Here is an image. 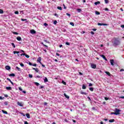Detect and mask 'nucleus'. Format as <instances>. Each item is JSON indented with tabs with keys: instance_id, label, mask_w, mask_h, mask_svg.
Returning <instances> with one entry per match:
<instances>
[{
	"instance_id": "20e7f679",
	"label": "nucleus",
	"mask_w": 124,
	"mask_h": 124,
	"mask_svg": "<svg viewBox=\"0 0 124 124\" xmlns=\"http://www.w3.org/2000/svg\"><path fill=\"white\" fill-rule=\"evenodd\" d=\"M91 67L92 68H93L94 69H95L96 68V65L95 64H92Z\"/></svg>"
},
{
	"instance_id": "f03ea898",
	"label": "nucleus",
	"mask_w": 124,
	"mask_h": 124,
	"mask_svg": "<svg viewBox=\"0 0 124 124\" xmlns=\"http://www.w3.org/2000/svg\"><path fill=\"white\" fill-rule=\"evenodd\" d=\"M122 111L121 109H119L118 108H115V114L116 115H120V112Z\"/></svg>"
},
{
	"instance_id": "f8f14e48",
	"label": "nucleus",
	"mask_w": 124,
	"mask_h": 124,
	"mask_svg": "<svg viewBox=\"0 0 124 124\" xmlns=\"http://www.w3.org/2000/svg\"><path fill=\"white\" fill-rule=\"evenodd\" d=\"M110 64H111V65H114V60H113V59L110 60Z\"/></svg>"
},
{
	"instance_id": "9d476101",
	"label": "nucleus",
	"mask_w": 124,
	"mask_h": 124,
	"mask_svg": "<svg viewBox=\"0 0 124 124\" xmlns=\"http://www.w3.org/2000/svg\"><path fill=\"white\" fill-rule=\"evenodd\" d=\"M17 105L20 106V107H23L24 106V105H23L22 104H21V103L19 102H17Z\"/></svg>"
},
{
	"instance_id": "423d86ee",
	"label": "nucleus",
	"mask_w": 124,
	"mask_h": 124,
	"mask_svg": "<svg viewBox=\"0 0 124 124\" xmlns=\"http://www.w3.org/2000/svg\"><path fill=\"white\" fill-rule=\"evenodd\" d=\"M37 62H39V63H40V64H42L41 57L38 58Z\"/></svg>"
},
{
	"instance_id": "338daca9",
	"label": "nucleus",
	"mask_w": 124,
	"mask_h": 124,
	"mask_svg": "<svg viewBox=\"0 0 124 124\" xmlns=\"http://www.w3.org/2000/svg\"><path fill=\"white\" fill-rule=\"evenodd\" d=\"M29 65H32V64L31 62H29Z\"/></svg>"
},
{
	"instance_id": "774afa93",
	"label": "nucleus",
	"mask_w": 124,
	"mask_h": 124,
	"mask_svg": "<svg viewBox=\"0 0 124 124\" xmlns=\"http://www.w3.org/2000/svg\"><path fill=\"white\" fill-rule=\"evenodd\" d=\"M122 71H124V69H121L120 70V72H122Z\"/></svg>"
},
{
	"instance_id": "bb28decb",
	"label": "nucleus",
	"mask_w": 124,
	"mask_h": 124,
	"mask_svg": "<svg viewBox=\"0 0 124 124\" xmlns=\"http://www.w3.org/2000/svg\"><path fill=\"white\" fill-rule=\"evenodd\" d=\"M77 11H78V12L80 13L82 11V9H79V8L77 9Z\"/></svg>"
},
{
	"instance_id": "9b49d317",
	"label": "nucleus",
	"mask_w": 124,
	"mask_h": 124,
	"mask_svg": "<svg viewBox=\"0 0 124 124\" xmlns=\"http://www.w3.org/2000/svg\"><path fill=\"white\" fill-rule=\"evenodd\" d=\"M6 90L7 91H11V90H12V88L11 87H6Z\"/></svg>"
},
{
	"instance_id": "e433bc0d",
	"label": "nucleus",
	"mask_w": 124,
	"mask_h": 124,
	"mask_svg": "<svg viewBox=\"0 0 124 124\" xmlns=\"http://www.w3.org/2000/svg\"><path fill=\"white\" fill-rule=\"evenodd\" d=\"M19 53H20V52L19 51H14V54H19Z\"/></svg>"
},
{
	"instance_id": "6ab92c4d",
	"label": "nucleus",
	"mask_w": 124,
	"mask_h": 124,
	"mask_svg": "<svg viewBox=\"0 0 124 124\" xmlns=\"http://www.w3.org/2000/svg\"><path fill=\"white\" fill-rule=\"evenodd\" d=\"M64 96L65 97H66V98H67V99H69V96L66 95V93H64Z\"/></svg>"
},
{
	"instance_id": "4468645a",
	"label": "nucleus",
	"mask_w": 124,
	"mask_h": 124,
	"mask_svg": "<svg viewBox=\"0 0 124 124\" xmlns=\"http://www.w3.org/2000/svg\"><path fill=\"white\" fill-rule=\"evenodd\" d=\"M82 88V90H86V89H87V86H86L85 84H83Z\"/></svg>"
},
{
	"instance_id": "c03bdc74",
	"label": "nucleus",
	"mask_w": 124,
	"mask_h": 124,
	"mask_svg": "<svg viewBox=\"0 0 124 124\" xmlns=\"http://www.w3.org/2000/svg\"><path fill=\"white\" fill-rule=\"evenodd\" d=\"M21 20L22 21V22H24V21H27V19L21 18Z\"/></svg>"
},
{
	"instance_id": "864d4df0",
	"label": "nucleus",
	"mask_w": 124,
	"mask_h": 124,
	"mask_svg": "<svg viewBox=\"0 0 124 124\" xmlns=\"http://www.w3.org/2000/svg\"><path fill=\"white\" fill-rule=\"evenodd\" d=\"M54 16H56V17H59V15H58V14H55Z\"/></svg>"
},
{
	"instance_id": "4be33fe9",
	"label": "nucleus",
	"mask_w": 124,
	"mask_h": 124,
	"mask_svg": "<svg viewBox=\"0 0 124 124\" xmlns=\"http://www.w3.org/2000/svg\"><path fill=\"white\" fill-rule=\"evenodd\" d=\"M109 123H114L115 122V119H110L108 121Z\"/></svg>"
},
{
	"instance_id": "a19ab883",
	"label": "nucleus",
	"mask_w": 124,
	"mask_h": 124,
	"mask_svg": "<svg viewBox=\"0 0 124 124\" xmlns=\"http://www.w3.org/2000/svg\"><path fill=\"white\" fill-rule=\"evenodd\" d=\"M29 77L30 78H32V75L29 74Z\"/></svg>"
},
{
	"instance_id": "aec40b11",
	"label": "nucleus",
	"mask_w": 124,
	"mask_h": 124,
	"mask_svg": "<svg viewBox=\"0 0 124 124\" xmlns=\"http://www.w3.org/2000/svg\"><path fill=\"white\" fill-rule=\"evenodd\" d=\"M9 76H10V77H15V74H11L10 75H9Z\"/></svg>"
},
{
	"instance_id": "052dcab7",
	"label": "nucleus",
	"mask_w": 124,
	"mask_h": 124,
	"mask_svg": "<svg viewBox=\"0 0 124 124\" xmlns=\"http://www.w3.org/2000/svg\"><path fill=\"white\" fill-rule=\"evenodd\" d=\"M21 92H22V93H27V92H26L25 91H23L22 90V91H21Z\"/></svg>"
},
{
	"instance_id": "603ef678",
	"label": "nucleus",
	"mask_w": 124,
	"mask_h": 124,
	"mask_svg": "<svg viewBox=\"0 0 124 124\" xmlns=\"http://www.w3.org/2000/svg\"><path fill=\"white\" fill-rule=\"evenodd\" d=\"M89 87H93V84L92 83H89Z\"/></svg>"
},
{
	"instance_id": "7c9ffc66",
	"label": "nucleus",
	"mask_w": 124,
	"mask_h": 124,
	"mask_svg": "<svg viewBox=\"0 0 124 124\" xmlns=\"http://www.w3.org/2000/svg\"><path fill=\"white\" fill-rule=\"evenodd\" d=\"M16 69H17L18 71H21V69L18 67L16 66Z\"/></svg>"
},
{
	"instance_id": "7ed1b4c3",
	"label": "nucleus",
	"mask_w": 124,
	"mask_h": 124,
	"mask_svg": "<svg viewBox=\"0 0 124 124\" xmlns=\"http://www.w3.org/2000/svg\"><path fill=\"white\" fill-rule=\"evenodd\" d=\"M98 26H108L109 24H107L106 23H97Z\"/></svg>"
},
{
	"instance_id": "a878e982",
	"label": "nucleus",
	"mask_w": 124,
	"mask_h": 124,
	"mask_svg": "<svg viewBox=\"0 0 124 124\" xmlns=\"http://www.w3.org/2000/svg\"><path fill=\"white\" fill-rule=\"evenodd\" d=\"M89 90H90V91H91V92H93V87H90V88H89Z\"/></svg>"
},
{
	"instance_id": "72a5a7b5",
	"label": "nucleus",
	"mask_w": 124,
	"mask_h": 124,
	"mask_svg": "<svg viewBox=\"0 0 124 124\" xmlns=\"http://www.w3.org/2000/svg\"><path fill=\"white\" fill-rule=\"evenodd\" d=\"M57 9H58L59 10H62V7L58 6L57 7Z\"/></svg>"
},
{
	"instance_id": "6e6d98bb",
	"label": "nucleus",
	"mask_w": 124,
	"mask_h": 124,
	"mask_svg": "<svg viewBox=\"0 0 124 124\" xmlns=\"http://www.w3.org/2000/svg\"><path fill=\"white\" fill-rule=\"evenodd\" d=\"M87 98H88V99L90 100V101H92V99H91V97L88 96V97H87Z\"/></svg>"
},
{
	"instance_id": "0eeeda50",
	"label": "nucleus",
	"mask_w": 124,
	"mask_h": 124,
	"mask_svg": "<svg viewBox=\"0 0 124 124\" xmlns=\"http://www.w3.org/2000/svg\"><path fill=\"white\" fill-rule=\"evenodd\" d=\"M31 33L32 34H35V33H36V31L34 30H31L30 31Z\"/></svg>"
},
{
	"instance_id": "79ce46f5",
	"label": "nucleus",
	"mask_w": 124,
	"mask_h": 124,
	"mask_svg": "<svg viewBox=\"0 0 124 124\" xmlns=\"http://www.w3.org/2000/svg\"><path fill=\"white\" fill-rule=\"evenodd\" d=\"M25 57L27 59H29V58H30V56H29L28 54L25 55Z\"/></svg>"
},
{
	"instance_id": "0e129e2a",
	"label": "nucleus",
	"mask_w": 124,
	"mask_h": 124,
	"mask_svg": "<svg viewBox=\"0 0 124 124\" xmlns=\"http://www.w3.org/2000/svg\"><path fill=\"white\" fill-rule=\"evenodd\" d=\"M91 34H94V32L92 31L91 32Z\"/></svg>"
},
{
	"instance_id": "f3484780",
	"label": "nucleus",
	"mask_w": 124,
	"mask_h": 124,
	"mask_svg": "<svg viewBox=\"0 0 124 124\" xmlns=\"http://www.w3.org/2000/svg\"><path fill=\"white\" fill-rule=\"evenodd\" d=\"M32 69L33 70H35V71H36V72H38V71H39V70H38V68H32Z\"/></svg>"
},
{
	"instance_id": "1a4fd4ad",
	"label": "nucleus",
	"mask_w": 124,
	"mask_h": 124,
	"mask_svg": "<svg viewBox=\"0 0 124 124\" xmlns=\"http://www.w3.org/2000/svg\"><path fill=\"white\" fill-rule=\"evenodd\" d=\"M105 73H106V74H107V75H108V76H109L110 77H111V76H112V75H111V74H110V72H109L105 71Z\"/></svg>"
},
{
	"instance_id": "8fccbe9b",
	"label": "nucleus",
	"mask_w": 124,
	"mask_h": 124,
	"mask_svg": "<svg viewBox=\"0 0 124 124\" xmlns=\"http://www.w3.org/2000/svg\"><path fill=\"white\" fill-rule=\"evenodd\" d=\"M20 14H21V15H22V14H24V12H23V11H21L20 12Z\"/></svg>"
},
{
	"instance_id": "473e14b6",
	"label": "nucleus",
	"mask_w": 124,
	"mask_h": 124,
	"mask_svg": "<svg viewBox=\"0 0 124 124\" xmlns=\"http://www.w3.org/2000/svg\"><path fill=\"white\" fill-rule=\"evenodd\" d=\"M34 83L35 84V85H36V86H39V83L38 82H34Z\"/></svg>"
},
{
	"instance_id": "dca6fc26",
	"label": "nucleus",
	"mask_w": 124,
	"mask_h": 124,
	"mask_svg": "<svg viewBox=\"0 0 124 124\" xmlns=\"http://www.w3.org/2000/svg\"><path fill=\"white\" fill-rule=\"evenodd\" d=\"M7 80L8 81H9V82H10V83L12 84V85H13V86L14 85V83H13V82H12V81H11V80L10 78H7Z\"/></svg>"
},
{
	"instance_id": "2f4dec72",
	"label": "nucleus",
	"mask_w": 124,
	"mask_h": 124,
	"mask_svg": "<svg viewBox=\"0 0 124 124\" xmlns=\"http://www.w3.org/2000/svg\"><path fill=\"white\" fill-rule=\"evenodd\" d=\"M20 66H21V67H24V66H25V65H24V64H23V63H20Z\"/></svg>"
},
{
	"instance_id": "f704fd0d",
	"label": "nucleus",
	"mask_w": 124,
	"mask_h": 124,
	"mask_svg": "<svg viewBox=\"0 0 124 124\" xmlns=\"http://www.w3.org/2000/svg\"><path fill=\"white\" fill-rule=\"evenodd\" d=\"M11 45L13 46V47L14 48H15V47H16V46H15V44H14V43H11Z\"/></svg>"
},
{
	"instance_id": "6e6552de",
	"label": "nucleus",
	"mask_w": 124,
	"mask_h": 124,
	"mask_svg": "<svg viewBox=\"0 0 124 124\" xmlns=\"http://www.w3.org/2000/svg\"><path fill=\"white\" fill-rule=\"evenodd\" d=\"M5 68L6 70H10V69H11V67L9 65L6 66Z\"/></svg>"
},
{
	"instance_id": "2eb2a0df",
	"label": "nucleus",
	"mask_w": 124,
	"mask_h": 124,
	"mask_svg": "<svg viewBox=\"0 0 124 124\" xmlns=\"http://www.w3.org/2000/svg\"><path fill=\"white\" fill-rule=\"evenodd\" d=\"M26 116L27 119H30L31 118V115H30V113H26Z\"/></svg>"
},
{
	"instance_id": "4c0bfd02",
	"label": "nucleus",
	"mask_w": 124,
	"mask_h": 124,
	"mask_svg": "<svg viewBox=\"0 0 124 124\" xmlns=\"http://www.w3.org/2000/svg\"><path fill=\"white\" fill-rule=\"evenodd\" d=\"M57 23H58V21H57V20H55V21L53 22L54 25H57Z\"/></svg>"
},
{
	"instance_id": "4d7b16f0",
	"label": "nucleus",
	"mask_w": 124,
	"mask_h": 124,
	"mask_svg": "<svg viewBox=\"0 0 124 124\" xmlns=\"http://www.w3.org/2000/svg\"><path fill=\"white\" fill-rule=\"evenodd\" d=\"M105 100H108L109 99V98L105 97Z\"/></svg>"
},
{
	"instance_id": "680f3d73",
	"label": "nucleus",
	"mask_w": 124,
	"mask_h": 124,
	"mask_svg": "<svg viewBox=\"0 0 124 124\" xmlns=\"http://www.w3.org/2000/svg\"><path fill=\"white\" fill-rule=\"evenodd\" d=\"M121 28H122V29H124V25H121Z\"/></svg>"
},
{
	"instance_id": "393cba45",
	"label": "nucleus",
	"mask_w": 124,
	"mask_h": 124,
	"mask_svg": "<svg viewBox=\"0 0 124 124\" xmlns=\"http://www.w3.org/2000/svg\"><path fill=\"white\" fill-rule=\"evenodd\" d=\"M2 112L3 114H7V111H6L4 110H2Z\"/></svg>"
},
{
	"instance_id": "e2e57ef3",
	"label": "nucleus",
	"mask_w": 124,
	"mask_h": 124,
	"mask_svg": "<svg viewBox=\"0 0 124 124\" xmlns=\"http://www.w3.org/2000/svg\"><path fill=\"white\" fill-rule=\"evenodd\" d=\"M24 124H29V123L27 121H24Z\"/></svg>"
},
{
	"instance_id": "412c9836",
	"label": "nucleus",
	"mask_w": 124,
	"mask_h": 124,
	"mask_svg": "<svg viewBox=\"0 0 124 124\" xmlns=\"http://www.w3.org/2000/svg\"><path fill=\"white\" fill-rule=\"evenodd\" d=\"M100 3V1H97V2H95L94 3V4H95V5H97V4H99Z\"/></svg>"
},
{
	"instance_id": "c85d7f7f",
	"label": "nucleus",
	"mask_w": 124,
	"mask_h": 124,
	"mask_svg": "<svg viewBox=\"0 0 124 124\" xmlns=\"http://www.w3.org/2000/svg\"><path fill=\"white\" fill-rule=\"evenodd\" d=\"M62 84H63V85H66V82H65L64 80H62Z\"/></svg>"
},
{
	"instance_id": "49530a36",
	"label": "nucleus",
	"mask_w": 124,
	"mask_h": 124,
	"mask_svg": "<svg viewBox=\"0 0 124 124\" xmlns=\"http://www.w3.org/2000/svg\"><path fill=\"white\" fill-rule=\"evenodd\" d=\"M13 33L14 34H16V35H17V34H19V33H17V32H14Z\"/></svg>"
},
{
	"instance_id": "09e8293b",
	"label": "nucleus",
	"mask_w": 124,
	"mask_h": 124,
	"mask_svg": "<svg viewBox=\"0 0 124 124\" xmlns=\"http://www.w3.org/2000/svg\"><path fill=\"white\" fill-rule=\"evenodd\" d=\"M15 14H19V12L17 11L15 12Z\"/></svg>"
},
{
	"instance_id": "a211bd4d",
	"label": "nucleus",
	"mask_w": 124,
	"mask_h": 124,
	"mask_svg": "<svg viewBox=\"0 0 124 124\" xmlns=\"http://www.w3.org/2000/svg\"><path fill=\"white\" fill-rule=\"evenodd\" d=\"M44 81V83H47V82H48V78H47L46 77H45Z\"/></svg>"
},
{
	"instance_id": "ea45409f",
	"label": "nucleus",
	"mask_w": 124,
	"mask_h": 124,
	"mask_svg": "<svg viewBox=\"0 0 124 124\" xmlns=\"http://www.w3.org/2000/svg\"><path fill=\"white\" fill-rule=\"evenodd\" d=\"M65 44H66V45H68V46L70 45V43H68V42H66L65 43Z\"/></svg>"
},
{
	"instance_id": "69168bd1",
	"label": "nucleus",
	"mask_w": 124,
	"mask_h": 124,
	"mask_svg": "<svg viewBox=\"0 0 124 124\" xmlns=\"http://www.w3.org/2000/svg\"><path fill=\"white\" fill-rule=\"evenodd\" d=\"M36 65H37L36 64H32V66H36Z\"/></svg>"
},
{
	"instance_id": "37998d69",
	"label": "nucleus",
	"mask_w": 124,
	"mask_h": 124,
	"mask_svg": "<svg viewBox=\"0 0 124 124\" xmlns=\"http://www.w3.org/2000/svg\"><path fill=\"white\" fill-rule=\"evenodd\" d=\"M18 90L21 92H23V89L21 87H19Z\"/></svg>"
},
{
	"instance_id": "b1692460",
	"label": "nucleus",
	"mask_w": 124,
	"mask_h": 124,
	"mask_svg": "<svg viewBox=\"0 0 124 124\" xmlns=\"http://www.w3.org/2000/svg\"><path fill=\"white\" fill-rule=\"evenodd\" d=\"M81 94H85V95H87V93L86 92H80Z\"/></svg>"
},
{
	"instance_id": "58836bf2",
	"label": "nucleus",
	"mask_w": 124,
	"mask_h": 124,
	"mask_svg": "<svg viewBox=\"0 0 124 124\" xmlns=\"http://www.w3.org/2000/svg\"><path fill=\"white\" fill-rule=\"evenodd\" d=\"M70 25H71L73 27H74V23L73 22H70Z\"/></svg>"
},
{
	"instance_id": "c756f323",
	"label": "nucleus",
	"mask_w": 124,
	"mask_h": 124,
	"mask_svg": "<svg viewBox=\"0 0 124 124\" xmlns=\"http://www.w3.org/2000/svg\"><path fill=\"white\" fill-rule=\"evenodd\" d=\"M4 105H6V106H7L8 105V102H4Z\"/></svg>"
},
{
	"instance_id": "de8ad7c7",
	"label": "nucleus",
	"mask_w": 124,
	"mask_h": 124,
	"mask_svg": "<svg viewBox=\"0 0 124 124\" xmlns=\"http://www.w3.org/2000/svg\"><path fill=\"white\" fill-rule=\"evenodd\" d=\"M66 15H67V16H69V17H70V14L69 13H66Z\"/></svg>"
},
{
	"instance_id": "5fc2aeb1",
	"label": "nucleus",
	"mask_w": 124,
	"mask_h": 124,
	"mask_svg": "<svg viewBox=\"0 0 124 124\" xmlns=\"http://www.w3.org/2000/svg\"><path fill=\"white\" fill-rule=\"evenodd\" d=\"M41 77L39 76H37L35 77V78H41Z\"/></svg>"
},
{
	"instance_id": "39448f33",
	"label": "nucleus",
	"mask_w": 124,
	"mask_h": 124,
	"mask_svg": "<svg viewBox=\"0 0 124 124\" xmlns=\"http://www.w3.org/2000/svg\"><path fill=\"white\" fill-rule=\"evenodd\" d=\"M100 56L101 57V58H103V59H104V60H106V62H107V61H108V60H107V59L106 58L105 56H104V55H100Z\"/></svg>"
},
{
	"instance_id": "5701e85b",
	"label": "nucleus",
	"mask_w": 124,
	"mask_h": 124,
	"mask_svg": "<svg viewBox=\"0 0 124 124\" xmlns=\"http://www.w3.org/2000/svg\"><path fill=\"white\" fill-rule=\"evenodd\" d=\"M95 14H96V15H100V13L98 12L97 11H96L95 12Z\"/></svg>"
},
{
	"instance_id": "ddd939ff",
	"label": "nucleus",
	"mask_w": 124,
	"mask_h": 124,
	"mask_svg": "<svg viewBox=\"0 0 124 124\" xmlns=\"http://www.w3.org/2000/svg\"><path fill=\"white\" fill-rule=\"evenodd\" d=\"M16 39L18 40V41H21V40H22V38L20 36H17L16 37Z\"/></svg>"
},
{
	"instance_id": "3c124183",
	"label": "nucleus",
	"mask_w": 124,
	"mask_h": 124,
	"mask_svg": "<svg viewBox=\"0 0 124 124\" xmlns=\"http://www.w3.org/2000/svg\"><path fill=\"white\" fill-rule=\"evenodd\" d=\"M105 10L106 11H109V9H108V8H106L105 9Z\"/></svg>"
},
{
	"instance_id": "bf43d9fd",
	"label": "nucleus",
	"mask_w": 124,
	"mask_h": 124,
	"mask_svg": "<svg viewBox=\"0 0 124 124\" xmlns=\"http://www.w3.org/2000/svg\"><path fill=\"white\" fill-rule=\"evenodd\" d=\"M39 89H44V86H42L40 87H39Z\"/></svg>"
},
{
	"instance_id": "cd10ccee",
	"label": "nucleus",
	"mask_w": 124,
	"mask_h": 124,
	"mask_svg": "<svg viewBox=\"0 0 124 124\" xmlns=\"http://www.w3.org/2000/svg\"><path fill=\"white\" fill-rule=\"evenodd\" d=\"M0 14H3V10L2 9H0Z\"/></svg>"
},
{
	"instance_id": "f257e3e1",
	"label": "nucleus",
	"mask_w": 124,
	"mask_h": 124,
	"mask_svg": "<svg viewBox=\"0 0 124 124\" xmlns=\"http://www.w3.org/2000/svg\"><path fill=\"white\" fill-rule=\"evenodd\" d=\"M112 44L114 47H117L121 45V41L119 38H114L112 39Z\"/></svg>"
},
{
	"instance_id": "13d9d810",
	"label": "nucleus",
	"mask_w": 124,
	"mask_h": 124,
	"mask_svg": "<svg viewBox=\"0 0 124 124\" xmlns=\"http://www.w3.org/2000/svg\"><path fill=\"white\" fill-rule=\"evenodd\" d=\"M3 98H4V97H2L1 96H0V100H2V99H3Z\"/></svg>"
},
{
	"instance_id": "a18cd8bd",
	"label": "nucleus",
	"mask_w": 124,
	"mask_h": 124,
	"mask_svg": "<svg viewBox=\"0 0 124 124\" xmlns=\"http://www.w3.org/2000/svg\"><path fill=\"white\" fill-rule=\"evenodd\" d=\"M44 26H45V27H47V26H48V24H47L46 23H45L44 24Z\"/></svg>"
},
{
	"instance_id": "c9c22d12",
	"label": "nucleus",
	"mask_w": 124,
	"mask_h": 124,
	"mask_svg": "<svg viewBox=\"0 0 124 124\" xmlns=\"http://www.w3.org/2000/svg\"><path fill=\"white\" fill-rule=\"evenodd\" d=\"M105 3H109V0H105Z\"/></svg>"
}]
</instances>
